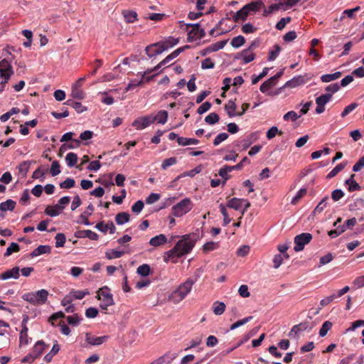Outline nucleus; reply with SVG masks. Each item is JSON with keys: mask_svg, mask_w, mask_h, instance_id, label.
<instances>
[{"mask_svg": "<svg viewBox=\"0 0 364 364\" xmlns=\"http://www.w3.org/2000/svg\"><path fill=\"white\" fill-rule=\"evenodd\" d=\"M245 42V39L242 36H237L232 39L231 46L233 48H237L242 46Z\"/></svg>", "mask_w": 364, "mask_h": 364, "instance_id": "obj_47", "label": "nucleus"}, {"mask_svg": "<svg viewBox=\"0 0 364 364\" xmlns=\"http://www.w3.org/2000/svg\"><path fill=\"white\" fill-rule=\"evenodd\" d=\"M70 295L73 300L75 299H83L86 295H88L90 292L87 290L85 291H81V290H72L70 291Z\"/></svg>", "mask_w": 364, "mask_h": 364, "instance_id": "obj_37", "label": "nucleus"}, {"mask_svg": "<svg viewBox=\"0 0 364 364\" xmlns=\"http://www.w3.org/2000/svg\"><path fill=\"white\" fill-rule=\"evenodd\" d=\"M300 117L301 115L298 114L296 112L289 111L284 115L283 119L284 121L291 120L292 122H296Z\"/></svg>", "mask_w": 364, "mask_h": 364, "instance_id": "obj_57", "label": "nucleus"}, {"mask_svg": "<svg viewBox=\"0 0 364 364\" xmlns=\"http://www.w3.org/2000/svg\"><path fill=\"white\" fill-rule=\"evenodd\" d=\"M161 44H163L164 48V51L167 50L168 49L173 47L174 46L177 45L179 42L178 38H176L172 36H169L168 38L163 41H160Z\"/></svg>", "mask_w": 364, "mask_h": 364, "instance_id": "obj_25", "label": "nucleus"}, {"mask_svg": "<svg viewBox=\"0 0 364 364\" xmlns=\"http://www.w3.org/2000/svg\"><path fill=\"white\" fill-rule=\"evenodd\" d=\"M225 44L226 41H218L206 48V50L208 52H215L223 48Z\"/></svg>", "mask_w": 364, "mask_h": 364, "instance_id": "obj_45", "label": "nucleus"}, {"mask_svg": "<svg viewBox=\"0 0 364 364\" xmlns=\"http://www.w3.org/2000/svg\"><path fill=\"white\" fill-rule=\"evenodd\" d=\"M151 272L150 266L147 264H144L139 266L136 269V273L141 277H147Z\"/></svg>", "mask_w": 364, "mask_h": 364, "instance_id": "obj_39", "label": "nucleus"}, {"mask_svg": "<svg viewBox=\"0 0 364 364\" xmlns=\"http://www.w3.org/2000/svg\"><path fill=\"white\" fill-rule=\"evenodd\" d=\"M20 277V269L18 267H14L11 269H8L6 272L0 274V279L7 280L9 279H17Z\"/></svg>", "mask_w": 364, "mask_h": 364, "instance_id": "obj_13", "label": "nucleus"}, {"mask_svg": "<svg viewBox=\"0 0 364 364\" xmlns=\"http://www.w3.org/2000/svg\"><path fill=\"white\" fill-rule=\"evenodd\" d=\"M187 27H191L188 31V37L191 38L200 39L205 36V30L198 23H188Z\"/></svg>", "mask_w": 364, "mask_h": 364, "instance_id": "obj_9", "label": "nucleus"}, {"mask_svg": "<svg viewBox=\"0 0 364 364\" xmlns=\"http://www.w3.org/2000/svg\"><path fill=\"white\" fill-rule=\"evenodd\" d=\"M45 348H46L45 343L43 341H38L34 345L33 350H32V353L37 358L43 353V352L45 350Z\"/></svg>", "mask_w": 364, "mask_h": 364, "instance_id": "obj_24", "label": "nucleus"}, {"mask_svg": "<svg viewBox=\"0 0 364 364\" xmlns=\"http://www.w3.org/2000/svg\"><path fill=\"white\" fill-rule=\"evenodd\" d=\"M71 96L73 98L77 100H83L85 97V92L81 90L80 87H76L75 86H72L71 89Z\"/></svg>", "mask_w": 364, "mask_h": 364, "instance_id": "obj_38", "label": "nucleus"}, {"mask_svg": "<svg viewBox=\"0 0 364 364\" xmlns=\"http://www.w3.org/2000/svg\"><path fill=\"white\" fill-rule=\"evenodd\" d=\"M153 123L157 122L159 124H164L168 119V112L165 110H160L156 115H152Z\"/></svg>", "mask_w": 364, "mask_h": 364, "instance_id": "obj_23", "label": "nucleus"}, {"mask_svg": "<svg viewBox=\"0 0 364 364\" xmlns=\"http://www.w3.org/2000/svg\"><path fill=\"white\" fill-rule=\"evenodd\" d=\"M75 237L77 238H89L92 240H97L99 238L98 235L90 230H79L75 232Z\"/></svg>", "mask_w": 364, "mask_h": 364, "instance_id": "obj_17", "label": "nucleus"}, {"mask_svg": "<svg viewBox=\"0 0 364 364\" xmlns=\"http://www.w3.org/2000/svg\"><path fill=\"white\" fill-rule=\"evenodd\" d=\"M242 204V198H232L228 201L227 207L232 208L235 210H241Z\"/></svg>", "mask_w": 364, "mask_h": 364, "instance_id": "obj_22", "label": "nucleus"}, {"mask_svg": "<svg viewBox=\"0 0 364 364\" xmlns=\"http://www.w3.org/2000/svg\"><path fill=\"white\" fill-rule=\"evenodd\" d=\"M48 291L46 289H41L36 291L28 292L22 295V299L34 306H41L47 301Z\"/></svg>", "mask_w": 364, "mask_h": 364, "instance_id": "obj_3", "label": "nucleus"}, {"mask_svg": "<svg viewBox=\"0 0 364 364\" xmlns=\"http://www.w3.org/2000/svg\"><path fill=\"white\" fill-rule=\"evenodd\" d=\"M342 73L340 71H337L332 74H325L321 75V80L323 82H330L331 81L338 79L341 76Z\"/></svg>", "mask_w": 364, "mask_h": 364, "instance_id": "obj_32", "label": "nucleus"}, {"mask_svg": "<svg viewBox=\"0 0 364 364\" xmlns=\"http://www.w3.org/2000/svg\"><path fill=\"white\" fill-rule=\"evenodd\" d=\"M331 326L332 323L330 321H325L319 331V336L321 337L325 336L328 331L331 329Z\"/></svg>", "mask_w": 364, "mask_h": 364, "instance_id": "obj_63", "label": "nucleus"}, {"mask_svg": "<svg viewBox=\"0 0 364 364\" xmlns=\"http://www.w3.org/2000/svg\"><path fill=\"white\" fill-rule=\"evenodd\" d=\"M247 6L249 11H257L261 6H264V4L262 1L252 2L245 5Z\"/></svg>", "mask_w": 364, "mask_h": 364, "instance_id": "obj_64", "label": "nucleus"}, {"mask_svg": "<svg viewBox=\"0 0 364 364\" xmlns=\"http://www.w3.org/2000/svg\"><path fill=\"white\" fill-rule=\"evenodd\" d=\"M250 11L247 9V6H244L240 10L236 12L235 15V20H245L248 16Z\"/></svg>", "mask_w": 364, "mask_h": 364, "instance_id": "obj_41", "label": "nucleus"}, {"mask_svg": "<svg viewBox=\"0 0 364 364\" xmlns=\"http://www.w3.org/2000/svg\"><path fill=\"white\" fill-rule=\"evenodd\" d=\"M269 71L268 68H264L262 70V72L259 74L258 75H253L252 76V84L255 85L261 79H262L264 77H265Z\"/></svg>", "mask_w": 364, "mask_h": 364, "instance_id": "obj_59", "label": "nucleus"}, {"mask_svg": "<svg viewBox=\"0 0 364 364\" xmlns=\"http://www.w3.org/2000/svg\"><path fill=\"white\" fill-rule=\"evenodd\" d=\"M16 206V202L11 199H8L0 203V210L5 212L7 210L12 211Z\"/></svg>", "mask_w": 364, "mask_h": 364, "instance_id": "obj_28", "label": "nucleus"}, {"mask_svg": "<svg viewBox=\"0 0 364 364\" xmlns=\"http://www.w3.org/2000/svg\"><path fill=\"white\" fill-rule=\"evenodd\" d=\"M130 215L126 212H122L116 215L115 221L117 225H124L129 221Z\"/></svg>", "mask_w": 364, "mask_h": 364, "instance_id": "obj_31", "label": "nucleus"}, {"mask_svg": "<svg viewBox=\"0 0 364 364\" xmlns=\"http://www.w3.org/2000/svg\"><path fill=\"white\" fill-rule=\"evenodd\" d=\"M51 251V247L49 245H39L34 249L31 253V257H38L43 254H49Z\"/></svg>", "mask_w": 364, "mask_h": 364, "instance_id": "obj_19", "label": "nucleus"}, {"mask_svg": "<svg viewBox=\"0 0 364 364\" xmlns=\"http://www.w3.org/2000/svg\"><path fill=\"white\" fill-rule=\"evenodd\" d=\"M122 15L127 23H134L137 20V14L134 11L124 10Z\"/></svg>", "mask_w": 364, "mask_h": 364, "instance_id": "obj_27", "label": "nucleus"}, {"mask_svg": "<svg viewBox=\"0 0 364 364\" xmlns=\"http://www.w3.org/2000/svg\"><path fill=\"white\" fill-rule=\"evenodd\" d=\"M98 299L102 300L100 306L102 309H107L108 306L114 304L112 294L107 287L101 288L98 294Z\"/></svg>", "mask_w": 364, "mask_h": 364, "instance_id": "obj_6", "label": "nucleus"}, {"mask_svg": "<svg viewBox=\"0 0 364 364\" xmlns=\"http://www.w3.org/2000/svg\"><path fill=\"white\" fill-rule=\"evenodd\" d=\"M220 119L219 115L215 112H211L205 118V122L210 125L215 124L218 122Z\"/></svg>", "mask_w": 364, "mask_h": 364, "instance_id": "obj_43", "label": "nucleus"}, {"mask_svg": "<svg viewBox=\"0 0 364 364\" xmlns=\"http://www.w3.org/2000/svg\"><path fill=\"white\" fill-rule=\"evenodd\" d=\"M346 164H339L336 165L327 175V178H331L334 176H336L340 171H341Z\"/></svg>", "mask_w": 364, "mask_h": 364, "instance_id": "obj_49", "label": "nucleus"}, {"mask_svg": "<svg viewBox=\"0 0 364 364\" xmlns=\"http://www.w3.org/2000/svg\"><path fill=\"white\" fill-rule=\"evenodd\" d=\"M70 201V198L69 196H63L62 197L58 202L56 205H55L58 209H60L61 211L65 208V205H67Z\"/></svg>", "mask_w": 364, "mask_h": 364, "instance_id": "obj_58", "label": "nucleus"}, {"mask_svg": "<svg viewBox=\"0 0 364 364\" xmlns=\"http://www.w3.org/2000/svg\"><path fill=\"white\" fill-rule=\"evenodd\" d=\"M225 110L229 117L232 118L237 116V112H235L237 105L234 101L229 100L225 105Z\"/></svg>", "mask_w": 364, "mask_h": 364, "instance_id": "obj_20", "label": "nucleus"}, {"mask_svg": "<svg viewBox=\"0 0 364 364\" xmlns=\"http://www.w3.org/2000/svg\"><path fill=\"white\" fill-rule=\"evenodd\" d=\"M31 164V162L29 161H25L21 163L18 166L19 173L23 176H26L30 168Z\"/></svg>", "mask_w": 364, "mask_h": 364, "instance_id": "obj_52", "label": "nucleus"}, {"mask_svg": "<svg viewBox=\"0 0 364 364\" xmlns=\"http://www.w3.org/2000/svg\"><path fill=\"white\" fill-rule=\"evenodd\" d=\"M14 74L11 63L6 59L0 61V94L5 90L6 85Z\"/></svg>", "mask_w": 364, "mask_h": 364, "instance_id": "obj_4", "label": "nucleus"}, {"mask_svg": "<svg viewBox=\"0 0 364 364\" xmlns=\"http://www.w3.org/2000/svg\"><path fill=\"white\" fill-rule=\"evenodd\" d=\"M55 247H61L64 246L65 241H66V237H65V234L58 233V234H56V235L55 237Z\"/></svg>", "mask_w": 364, "mask_h": 364, "instance_id": "obj_55", "label": "nucleus"}, {"mask_svg": "<svg viewBox=\"0 0 364 364\" xmlns=\"http://www.w3.org/2000/svg\"><path fill=\"white\" fill-rule=\"evenodd\" d=\"M167 242V237L164 234L158 235L149 240V245L153 247H159Z\"/></svg>", "mask_w": 364, "mask_h": 364, "instance_id": "obj_18", "label": "nucleus"}, {"mask_svg": "<svg viewBox=\"0 0 364 364\" xmlns=\"http://www.w3.org/2000/svg\"><path fill=\"white\" fill-rule=\"evenodd\" d=\"M177 142L180 146L196 145L199 143V140L194 138L178 137Z\"/></svg>", "mask_w": 364, "mask_h": 364, "instance_id": "obj_34", "label": "nucleus"}, {"mask_svg": "<svg viewBox=\"0 0 364 364\" xmlns=\"http://www.w3.org/2000/svg\"><path fill=\"white\" fill-rule=\"evenodd\" d=\"M65 104L74 108L77 113H82L87 110L86 107H84L80 102H75L73 100H67Z\"/></svg>", "mask_w": 364, "mask_h": 364, "instance_id": "obj_29", "label": "nucleus"}, {"mask_svg": "<svg viewBox=\"0 0 364 364\" xmlns=\"http://www.w3.org/2000/svg\"><path fill=\"white\" fill-rule=\"evenodd\" d=\"M153 119L151 114L138 117L134 120L132 125L136 130H142L153 124Z\"/></svg>", "mask_w": 364, "mask_h": 364, "instance_id": "obj_8", "label": "nucleus"}, {"mask_svg": "<svg viewBox=\"0 0 364 364\" xmlns=\"http://www.w3.org/2000/svg\"><path fill=\"white\" fill-rule=\"evenodd\" d=\"M177 162V159L176 157H170L164 160L161 164V168L163 170H166L169 166L176 164Z\"/></svg>", "mask_w": 364, "mask_h": 364, "instance_id": "obj_62", "label": "nucleus"}, {"mask_svg": "<svg viewBox=\"0 0 364 364\" xmlns=\"http://www.w3.org/2000/svg\"><path fill=\"white\" fill-rule=\"evenodd\" d=\"M94 210V206L92 204H90L87 210H85L80 215V218L83 220V224L85 225H90V223L88 220V217L90 216Z\"/></svg>", "mask_w": 364, "mask_h": 364, "instance_id": "obj_33", "label": "nucleus"}, {"mask_svg": "<svg viewBox=\"0 0 364 364\" xmlns=\"http://www.w3.org/2000/svg\"><path fill=\"white\" fill-rule=\"evenodd\" d=\"M231 172L228 169V166L225 165L223 167H222L218 172V174L220 176H221L224 181L223 182V184H225L226 181L230 178V176L229 175V173Z\"/></svg>", "mask_w": 364, "mask_h": 364, "instance_id": "obj_44", "label": "nucleus"}, {"mask_svg": "<svg viewBox=\"0 0 364 364\" xmlns=\"http://www.w3.org/2000/svg\"><path fill=\"white\" fill-rule=\"evenodd\" d=\"M307 193V189L305 188H301L296 194L294 197L291 199V204L296 205L297 202L304 197Z\"/></svg>", "mask_w": 364, "mask_h": 364, "instance_id": "obj_54", "label": "nucleus"}, {"mask_svg": "<svg viewBox=\"0 0 364 364\" xmlns=\"http://www.w3.org/2000/svg\"><path fill=\"white\" fill-rule=\"evenodd\" d=\"M235 59L240 60L242 59L244 64L249 63L254 60L255 54L250 50L245 49L240 53H239L237 56L235 57Z\"/></svg>", "mask_w": 364, "mask_h": 364, "instance_id": "obj_16", "label": "nucleus"}, {"mask_svg": "<svg viewBox=\"0 0 364 364\" xmlns=\"http://www.w3.org/2000/svg\"><path fill=\"white\" fill-rule=\"evenodd\" d=\"M258 135L257 133H251L245 138L238 141L237 146L242 147V150H246L250 145L257 140Z\"/></svg>", "mask_w": 364, "mask_h": 364, "instance_id": "obj_12", "label": "nucleus"}, {"mask_svg": "<svg viewBox=\"0 0 364 364\" xmlns=\"http://www.w3.org/2000/svg\"><path fill=\"white\" fill-rule=\"evenodd\" d=\"M328 199V196H326L319 202V203L316 205V207L314 208V210L313 211V213L314 215L318 214V213H321L323 210V209L326 206V201Z\"/></svg>", "mask_w": 364, "mask_h": 364, "instance_id": "obj_51", "label": "nucleus"}, {"mask_svg": "<svg viewBox=\"0 0 364 364\" xmlns=\"http://www.w3.org/2000/svg\"><path fill=\"white\" fill-rule=\"evenodd\" d=\"M308 78L305 75H296L287 81L285 83L284 87L291 88L296 87L305 84Z\"/></svg>", "mask_w": 364, "mask_h": 364, "instance_id": "obj_11", "label": "nucleus"}, {"mask_svg": "<svg viewBox=\"0 0 364 364\" xmlns=\"http://www.w3.org/2000/svg\"><path fill=\"white\" fill-rule=\"evenodd\" d=\"M163 48V44L161 42H158L146 46L145 51L149 58H153L164 52V48Z\"/></svg>", "mask_w": 364, "mask_h": 364, "instance_id": "obj_10", "label": "nucleus"}, {"mask_svg": "<svg viewBox=\"0 0 364 364\" xmlns=\"http://www.w3.org/2000/svg\"><path fill=\"white\" fill-rule=\"evenodd\" d=\"M193 206L192 201L186 198L172 207V215L175 217H181L188 213L193 208Z\"/></svg>", "mask_w": 364, "mask_h": 364, "instance_id": "obj_5", "label": "nucleus"}, {"mask_svg": "<svg viewBox=\"0 0 364 364\" xmlns=\"http://www.w3.org/2000/svg\"><path fill=\"white\" fill-rule=\"evenodd\" d=\"M198 240L195 233L186 234L181 236L175 246L170 250L165 252L164 259L165 262L171 260L173 263L177 262L179 257L190 253L194 247Z\"/></svg>", "mask_w": 364, "mask_h": 364, "instance_id": "obj_1", "label": "nucleus"}, {"mask_svg": "<svg viewBox=\"0 0 364 364\" xmlns=\"http://www.w3.org/2000/svg\"><path fill=\"white\" fill-rule=\"evenodd\" d=\"M82 318L77 314L72 316H68L66 318L67 322L73 326H77L80 324L82 321Z\"/></svg>", "mask_w": 364, "mask_h": 364, "instance_id": "obj_40", "label": "nucleus"}, {"mask_svg": "<svg viewBox=\"0 0 364 364\" xmlns=\"http://www.w3.org/2000/svg\"><path fill=\"white\" fill-rule=\"evenodd\" d=\"M59 350H60V346H59V345L58 344V343L56 342V343L53 345V348H52L51 350L44 356V360H45L46 362H47V363L50 362V361L52 360V359H53V357L55 354H57V353L59 352Z\"/></svg>", "mask_w": 364, "mask_h": 364, "instance_id": "obj_36", "label": "nucleus"}, {"mask_svg": "<svg viewBox=\"0 0 364 364\" xmlns=\"http://www.w3.org/2000/svg\"><path fill=\"white\" fill-rule=\"evenodd\" d=\"M226 306L224 302L216 301L213 304V313L217 316L222 315L225 311Z\"/></svg>", "mask_w": 364, "mask_h": 364, "instance_id": "obj_26", "label": "nucleus"}, {"mask_svg": "<svg viewBox=\"0 0 364 364\" xmlns=\"http://www.w3.org/2000/svg\"><path fill=\"white\" fill-rule=\"evenodd\" d=\"M75 181L73 178H68L60 183V187L64 189H69L75 186Z\"/></svg>", "mask_w": 364, "mask_h": 364, "instance_id": "obj_60", "label": "nucleus"}, {"mask_svg": "<svg viewBox=\"0 0 364 364\" xmlns=\"http://www.w3.org/2000/svg\"><path fill=\"white\" fill-rule=\"evenodd\" d=\"M50 172L52 176H55L60 173V166L58 161H53Z\"/></svg>", "mask_w": 364, "mask_h": 364, "instance_id": "obj_61", "label": "nucleus"}, {"mask_svg": "<svg viewBox=\"0 0 364 364\" xmlns=\"http://www.w3.org/2000/svg\"><path fill=\"white\" fill-rule=\"evenodd\" d=\"M124 254V251L112 250L106 252L105 256L108 259H112L121 257Z\"/></svg>", "mask_w": 364, "mask_h": 364, "instance_id": "obj_42", "label": "nucleus"}, {"mask_svg": "<svg viewBox=\"0 0 364 364\" xmlns=\"http://www.w3.org/2000/svg\"><path fill=\"white\" fill-rule=\"evenodd\" d=\"M61 212L62 211L60 209H58L55 205L48 206L45 210L46 214L50 217H55L60 215Z\"/></svg>", "mask_w": 364, "mask_h": 364, "instance_id": "obj_46", "label": "nucleus"}, {"mask_svg": "<svg viewBox=\"0 0 364 364\" xmlns=\"http://www.w3.org/2000/svg\"><path fill=\"white\" fill-rule=\"evenodd\" d=\"M108 339V336H94L90 333H86L85 340L86 341L92 345V346H100L104 343H105Z\"/></svg>", "mask_w": 364, "mask_h": 364, "instance_id": "obj_15", "label": "nucleus"}, {"mask_svg": "<svg viewBox=\"0 0 364 364\" xmlns=\"http://www.w3.org/2000/svg\"><path fill=\"white\" fill-rule=\"evenodd\" d=\"M19 250H20L19 245L16 242H11V245L7 247L6 252L4 253V256L9 257L13 252H17Z\"/></svg>", "mask_w": 364, "mask_h": 364, "instance_id": "obj_53", "label": "nucleus"}, {"mask_svg": "<svg viewBox=\"0 0 364 364\" xmlns=\"http://www.w3.org/2000/svg\"><path fill=\"white\" fill-rule=\"evenodd\" d=\"M197 279V277L194 279L193 278H188L171 293L170 299L176 304L181 301L190 293L193 285L196 282Z\"/></svg>", "mask_w": 364, "mask_h": 364, "instance_id": "obj_2", "label": "nucleus"}, {"mask_svg": "<svg viewBox=\"0 0 364 364\" xmlns=\"http://www.w3.org/2000/svg\"><path fill=\"white\" fill-rule=\"evenodd\" d=\"M355 174H351L349 178L346 180L345 183L348 186V190L350 192L360 191V186L354 180Z\"/></svg>", "mask_w": 364, "mask_h": 364, "instance_id": "obj_21", "label": "nucleus"}, {"mask_svg": "<svg viewBox=\"0 0 364 364\" xmlns=\"http://www.w3.org/2000/svg\"><path fill=\"white\" fill-rule=\"evenodd\" d=\"M312 239L311 234L304 232L296 235L294 237L295 246L294 247L296 252H300L304 250L306 245L309 244Z\"/></svg>", "mask_w": 364, "mask_h": 364, "instance_id": "obj_7", "label": "nucleus"}, {"mask_svg": "<svg viewBox=\"0 0 364 364\" xmlns=\"http://www.w3.org/2000/svg\"><path fill=\"white\" fill-rule=\"evenodd\" d=\"M252 318H253L252 316H247L246 318H244L243 319L239 320L237 322L232 324L230 327V329L231 331H233V330L236 329L237 328H238L242 325H245L247 322L250 321L252 319Z\"/></svg>", "mask_w": 364, "mask_h": 364, "instance_id": "obj_56", "label": "nucleus"}, {"mask_svg": "<svg viewBox=\"0 0 364 364\" xmlns=\"http://www.w3.org/2000/svg\"><path fill=\"white\" fill-rule=\"evenodd\" d=\"M219 208L222 215H223V225L226 226L231 222V218H230L226 208L223 203L220 204Z\"/></svg>", "mask_w": 364, "mask_h": 364, "instance_id": "obj_50", "label": "nucleus"}, {"mask_svg": "<svg viewBox=\"0 0 364 364\" xmlns=\"http://www.w3.org/2000/svg\"><path fill=\"white\" fill-rule=\"evenodd\" d=\"M65 161L69 167H73L76 165L77 161V156L73 152H69L65 156Z\"/></svg>", "mask_w": 364, "mask_h": 364, "instance_id": "obj_35", "label": "nucleus"}, {"mask_svg": "<svg viewBox=\"0 0 364 364\" xmlns=\"http://www.w3.org/2000/svg\"><path fill=\"white\" fill-rule=\"evenodd\" d=\"M95 228L103 233L109 232L110 234H114L116 231V228L112 221L107 224L104 221H101L96 224Z\"/></svg>", "mask_w": 364, "mask_h": 364, "instance_id": "obj_14", "label": "nucleus"}, {"mask_svg": "<svg viewBox=\"0 0 364 364\" xmlns=\"http://www.w3.org/2000/svg\"><path fill=\"white\" fill-rule=\"evenodd\" d=\"M331 100V94H323L318 97L316 99V103H318L321 105H326L328 102Z\"/></svg>", "mask_w": 364, "mask_h": 364, "instance_id": "obj_48", "label": "nucleus"}, {"mask_svg": "<svg viewBox=\"0 0 364 364\" xmlns=\"http://www.w3.org/2000/svg\"><path fill=\"white\" fill-rule=\"evenodd\" d=\"M276 82L274 81V78H269L266 81H264L259 87L260 91L262 93H267L268 91L273 87L276 85Z\"/></svg>", "mask_w": 364, "mask_h": 364, "instance_id": "obj_30", "label": "nucleus"}]
</instances>
